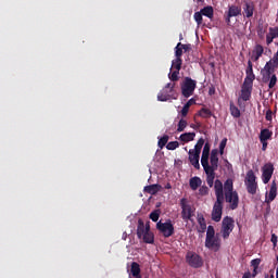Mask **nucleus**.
<instances>
[{
  "mask_svg": "<svg viewBox=\"0 0 278 278\" xmlns=\"http://www.w3.org/2000/svg\"><path fill=\"white\" fill-rule=\"evenodd\" d=\"M180 89L182 97H185V99H190V97L194 94V90H197V80L191 77H185L180 85Z\"/></svg>",
  "mask_w": 278,
  "mask_h": 278,
  "instance_id": "nucleus-1",
  "label": "nucleus"
},
{
  "mask_svg": "<svg viewBox=\"0 0 278 278\" xmlns=\"http://www.w3.org/2000/svg\"><path fill=\"white\" fill-rule=\"evenodd\" d=\"M180 207H181V218L185 223L190 220L192 223V216H194V207L188 203V199L182 198L180 200Z\"/></svg>",
  "mask_w": 278,
  "mask_h": 278,
  "instance_id": "nucleus-2",
  "label": "nucleus"
},
{
  "mask_svg": "<svg viewBox=\"0 0 278 278\" xmlns=\"http://www.w3.org/2000/svg\"><path fill=\"white\" fill-rule=\"evenodd\" d=\"M156 229L164 238H170V236L175 233V226H173V222L170 219L165 223H162V220L157 222Z\"/></svg>",
  "mask_w": 278,
  "mask_h": 278,
  "instance_id": "nucleus-3",
  "label": "nucleus"
},
{
  "mask_svg": "<svg viewBox=\"0 0 278 278\" xmlns=\"http://www.w3.org/2000/svg\"><path fill=\"white\" fill-rule=\"evenodd\" d=\"M175 92V83H168L157 94V101H170V99H177L173 96Z\"/></svg>",
  "mask_w": 278,
  "mask_h": 278,
  "instance_id": "nucleus-4",
  "label": "nucleus"
},
{
  "mask_svg": "<svg viewBox=\"0 0 278 278\" xmlns=\"http://www.w3.org/2000/svg\"><path fill=\"white\" fill-rule=\"evenodd\" d=\"M235 223L236 222L232 219V217H224L222 222V237L224 238V240H227V238H229V236L231 235V231H233V227H236Z\"/></svg>",
  "mask_w": 278,
  "mask_h": 278,
  "instance_id": "nucleus-5",
  "label": "nucleus"
},
{
  "mask_svg": "<svg viewBox=\"0 0 278 278\" xmlns=\"http://www.w3.org/2000/svg\"><path fill=\"white\" fill-rule=\"evenodd\" d=\"M262 81L263 84H268L270 81V77L275 75V65H273V61H268L264 68L261 70Z\"/></svg>",
  "mask_w": 278,
  "mask_h": 278,
  "instance_id": "nucleus-6",
  "label": "nucleus"
},
{
  "mask_svg": "<svg viewBox=\"0 0 278 278\" xmlns=\"http://www.w3.org/2000/svg\"><path fill=\"white\" fill-rule=\"evenodd\" d=\"M186 261L191 268H201V266H203V258H201L195 252H187Z\"/></svg>",
  "mask_w": 278,
  "mask_h": 278,
  "instance_id": "nucleus-7",
  "label": "nucleus"
},
{
  "mask_svg": "<svg viewBox=\"0 0 278 278\" xmlns=\"http://www.w3.org/2000/svg\"><path fill=\"white\" fill-rule=\"evenodd\" d=\"M223 203H225V201L216 200L213 205L211 218L214 220V223H220L223 218Z\"/></svg>",
  "mask_w": 278,
  "mask_h": 278,
  "instance_id": "nucleus-8",
  "label": "nucleus"
},
{
  "mask_svg": "<svg viewBox=\"0 0 278 278\" xmlns=\"http://www.w3.org/2000/svg\"><path fill=\"white\" fill-rule=\"evenodd\" d=\"M275 173V165L273 163H266L262 167V181L263 184H268L273 179V174Z\"/></svg>",
  "mask_w": 278,
  "mask_h": 278,
  "instance_id": "nucleus-9",
  "label": "nucleus"
},
{
  "mask_svg": "<svg viewBox=\"0 0 278 278\" xmlns=\"http://www.w3.org/2000/svg\"><path fill=\"white\" fill-rule=\"evenodd\" d=\"M225 201L226 203H229L230 210H238V205H240V197L238 195V191L225 193Z\"/></svg>",
  "mask_w": 278,
  "mask_h": 278,
  "instance_id": "nucleus-10",
  "label": "nucleus"
},
{
  "mask_svg": "<svg viewBox=\"0 0 278 278\" xmlns=\"http://www.w3.org/2000/svg\"><path fill=\"white\" fill-rule=\"evenodd\" d=\"M211 162V165H210ZM203 168H210L211 170H218V149L211 151L210 160H206V165H202Z\"/></svg>",
  "mask_w": 278,
  "mask_h": 278,
  "instance_id": "nucleus-11",
  "label": "nucleus"
},
{
  "mask_svg": "<svg viewBox=\"0 0 278 278\" xmlns=\"http://www.w3.org/2000/svg\"><path fill=\"white\" fill-rule=\"evenodd\" d=\"M151 231V226L148 224L144 225V222L142 219L138 220L137 226V236L139 239H142V237L148 232Z\"/></svg>",
  "mask_w": 278,
  "mask_h": 278,
  "instance_id": "nucleus-12",
  "label": "nucleus"
},
{
  "mask_svg": "<svg viewBox=\"0 0 278 278\" xmlns=\"http://www.w3.org/2000/svg\"><path fill=\"white\" fill-rule=\"evenodd\" d=\"M200 159L201 154H198L194 152V150H189V162L193 165V167H195L197 170L201 168V164L199 163Z\"/></svg>",
  "mask_w": 278,
  "mask_h": 278,
  "instance_id": "nucleus-13",
  "label": "nucleus"
},
{
  "mask_svg": "<svg viewBox=\"0 0 278 278\" xmlns=\"http://www.w3.org/2000/svg\"><path fill=\"white\" fill-rule=\"evenodd\" d=\"M214 188H215L216 201H225V193L223 192V182L216 179Z\"/></svg>",
  "mask_w": 278,
  "mask_h": 278,
  "instance_id": "nucleus-14",
  "label": "nucleus"
},
{
  "mask_svg": "<svg viewBox=\"0 0 278 278\" xmlns=\"http://www.w3.org/2000/svg\"><path fill=\"white\" fill-rule=\"evenodd\" d=\"M252 92H253V86L243 84L241 87L240 99H242V101H249L251 99Z\"/></svg>",
  "mask_w": 278,
  "mask_h": 278,
  "instance_id": "nucleus-15",
  "label": "nucleus"
},
{
  "mask_svg": "<svg viewBox=\"0 0 278 278\" xmlns=\"http://www.w3.org/2000/svg\"><path fill=\"white\" fill-rule=\"evenodd\" d=\"M206 175V184L210 188L214 187V179H216V169L204 168Z\"/></svg>",
  "mask_w": 278,
  "mask_h": 278,
  "instance_id": "nucleus-16",
  "label": "nucleus"
},
{
  "mask_svg": "<svg viewBox=\"0 0 278 278\" xmlns=\"http://www.w3.org/2000/svg\"><path fill=\"white\" fill-rule=\"evenodd\" d=\"M277 199V182L273 181L270 189H269V194L266 193V200L265 203L269 204L273 203V200Z\"/></svg>",
  "mask_w": 278,
  "mask_h": 278,
  "instance_id": "nucleus-17",
  "label": "nucleus"
},
{
  "mask_svg": "<svg viewBox=\"0 0 278 278\" xmlns=\"http://www.w3.org/2000/svg\"><path fill=\"white\" fill-rule=\"evenodd\" d=\"M211 148L212 146H210V142H206L203 147L202 156H201L202 166H207V160H210Z\"/></svg>",
  "mask_w": 278,
  "mask_h": 278,
  "instance_id": "nucleus-18",
  "label": "nucleus"
},
{
  "mask_svg": "<svg viewBox=\"0 0 278 278\" xmlns=\"http://www.w3.org/2000/svg\"><path fill=\"white\" fill-rule=\"evenodd\" d=\"M262 55H264V47L262 45H256L252 51L251 60L257 62Z\"/></svg>",
  "mask_w": 278,
  "mask_h": 278,
  "instance_id": "nucleus-19",
  "label": "nucleus"
},
{
  "mask_svg": "<svg viewBox=\"0 0 278 278\" xmlns=\"http://www.w3.org/2000/svg\"><path fill=\"white\" fill-rule=\"evenodd\" d=\"M242 9H240V7H236V5H231L228 9V18L226 20V23H231L232 16H239V14H241Z\"/></svg>",
  "mask_w": 278,
  "mask_h": 278,
  "instance_id": "nucleus-20",
  "label": "nucleus"
},
{
  "mask_svg": "<svg viewBox=\"0 0 278 278\" xmlns=\"http://www.w3.org/2000/svg\"><path fill=\"white\" fill-rule=\"evenodd\" d=\"M205 247L206 249H220V240L218 237H213L210 239V241L205 239Z\"/></svg>",
  "mask_w": 278,
  "mask_h": 278,
  "instance_id": "nucleus-21",
  "label": "nucleus"
},
{
  "mask_svg": "<svg viewBox=\"0 0 278 278\" xmlns=\"http://www.w3.org/2000/svg\"><path fill=\"white\" fill-rule=\"evenodd\" d=\"M274 38H278V27H269V33L266 35V45H273Z\"/></svg>",
  "mask_w": 278,
  "mask_h": 278,
  "instance_id": "nucleus-22",
  "label": "nucleus"
},
{
  "mask_svg": "<svg viewBox=\"0 0 278 278\" xmlns=\"http://www.w3.org/2000/svg\"><path fill=\"white\" fill-rule=\"evenodd\" d=\"M243 12L247 18H251V16H253V12H255V4H253V2H245Z\"/></svg>",
  "mask_w": 278,
  "mask_h": 278,
  "instance_id": "nucleus-23",
  "label": "nucleus"
},
{
  "mask_svg": "<svg viewBox=\"0 0 278 278\" xmlns=\"http://www.w3.org/2000/svg\"><path fill=\"white\" fill-rule=\"evenodd\" d=\"M270 138H273V131H270V129L264 128L261 130L260 142H268Z\"/></svg>",
  "mask_w": 278,
  "mask_h": 278,
  "instance_id": "nucleus-24",
  "label": "nucleus"
},
{
  "mask_svg": "<svg viewBox=\"0 0 278 278\" xmlns=\"http://www.w3.org/2000/svg\"><path fill=\"white\" fill-rule=\"evenodd\" d=\"M201 184H203V180H201L199 176L192 177L189 180L191 190H199V188H201Z\"/></svg>",
  "mask_w": 278,
  "mask_h": 278,
  "instance_id": "nucleus-25",
  "label": "nucleus"
},
{
  "mask_svg": "<svg viewBox=\"0 0 278 278\" xmlns=\"http://www.w3.org/2000/svg\"><path fill=\"white\" fill-rule=\"evenodd\" d=\"M202 16H206L207 18H214V8L212 5L204 7L201 9Z\"/></svg>",
  "mask_w": 278,
  "mask_h": 278,
  "instance_id": "nucleus-26",
  "label": "nucleus"
},
{
  "mask_svg": "<svg viewBox=\"0 0 278 278\" xmlns=\"http://www.w3.org/2000/svg\"><path fill=\"white\" fill-rule=\"evenodd\" d=\"M162 189L160 185H149L144 187V192L148 194H157V191Z\"/></svg>",
  "mask_w": 278,
  "mask_h": 278,
  "instance_id": "nucleus-27",
  "label": "nucleus"
},
{
  "mask_svg": "<svg viewBox=\"0 0 278 278\" xmlns=\"http://www.w3.org/2000/svg\"><path fill=\"white\" fill-rule=\"evenodd\" d=\"M141 238L146 244H153V242H155V237L151 230H148Z\"/></svg>",
  "mask_w": 278,
  "mask_h": 278,
  "instance_id": "nucleus-28",
  "label": "nucleus"
},
{
  "mask_svg": "<svg viewBox=\"0 0 278 278\" xmlns=\"http://www.w3.org/2000/svg\"><path fill=\"white\" fill-rule=\"evenodd\" d=\"M195 136H197L195 132H185L180 135L179 139L181 140V142H192Z\"/></svg>",
  "mask_w": 278,
  "mask_h": 278,
  "instance_id": "nucleus-29",
  "label": "nucleus"
},
{
  "mask_svg": "<svg viewBox=\"0 0 278 278\" xmlns=\"http://www.w3.org/2000/svg\"><path fill=\"white\" fill-rule=\"evenodd\" d=\"M245 188H247L249 194H257V181L245 182Z\"/></svg>",
  "mask_w": 278,
  "mask_h": 278,
  "instance_id": "nucleus-30",
  "label": "nucleus"
},
{
  "mask_svg": "<svg viewBox=\"0 0 278 278\" xmlns=\"http://www.w3.org/2000/svg\"><path fill=\"white\" fill-rule=\"evenodd\" d=\"M224 191H225V194L235 192V191H233V180H232L231 178H228V179L225 181V184H224Z\"/></svg>",
  "mask_w": 278,
  "mask_h": 278,
  "instance_id": "nucleus-31",
  "label": "nucleus"
},
{
  "mask_svg": "<svg viewBox=\"0 0 278 278\" xmlns=\"http://www.w3.org/2000/svg\"><path fill=\"white\" fill-rule=\"evenodd\" d=\"M198 224L200 227L198 228L199 233H205V229H207V224L205 223V217L199 216Z\"/></svg>",
  "mask_w": 278,
  "mask_h": 278,
  "instance_id": "nucleus-32",
  "label": "nucleus"
},
{
  "mask_svg": "<svg viewBox=\"0 0 278 278\" xmlns=\"http://www.w3.org/2000/svg\"><path fill=\"white\" fill-rule=\"evenodd\" d=\"M132 277L140 278V264L132 262L130 267Z\"/></svg>",
  "mask_w": 278,
  "mask_h": 278,
  "instance_id": "nucleus-33",
  "label": "nucleus"
},
{
  "mask_svg": "<svg viewBox=\"0 0 278 278\" xmlns=\"http://www.w3.org/2000/svg\"><path fill=\"white\" fill-rule=\"evenodd\" d=\"M230 114L233 116V118H240L241 116L240 109L233 105V103H230Z\"/></svg>",
  "mask_w": 278,
  "mask_h": 278,
  "instance_id": "nucleus-34",
  "label": "nucleus"
},
{
  "mask_svg": "<svg viewBox=\"0 0 278 278\" xmlns=\"http://www.w3.org/2000/svg\"><path fill=\"white\" fill-rule=\"evenodd\" d=\"M203 144H205V139L200 138L197 144L194 146L193 153H198L201 155V149H203Z\"/></svg>",
  "mask_w": 278,
  "mask_h": 278,
  "instance_id": "nucleus-35",
  "label": "nucleus"
},
{
  "mask_svg": "<svg viewBox=\"0 0 278 278\" xmlns=\"http://www.w3.org/2000/svg\"><path fill=\"white\" fill-rule=\"evenodd\" d=\"M257 177L255 176V172L253 169L248 170L245 176V184L247 182H255Z\"/></svg>",
  "mask_w": 278,
  "mask_h": 278,
  "instance_id": "nucleus-36",
  "label": "nucleus"
},
{
  "mask_svg": "<svg viewBox=\"0 0 278 278\" xmlns=\"http://www.w3.org/2000/svg\"><path fill=\"white\" fill-rule=\"evenodd\" d=\"M212 238H216V230L214 229V226H208L206 230V240L210 242Z\"/></svg>",
  "mask_w": 278,
  "mask_h": 278,
  "instance_id": "nucleus-37",
  "label": "nucleus"
},
{
  "mask_svg": "<svg viewBox=\"0 0 278 278\" xmlns=\"http://www.w3.org/2000/svg\"><path fill=\"white\" fill-rule=\"evenodd\" d=\"M198 115L201 116V118H211L212 116V111L210 109H205V108H202Z\"/></svg>",
  "mask_w": 278,
  "mask_h": 278,
  "instance_id": "nucleus-38",
  "label": "nucleus"
},
{
  "mask_svg": "<svg viewBox=\"0 0 278 278\" xmlns=\"http://www.w3.org/2000/svg\"><path fill=\"white\" fill-rule=\"evenodd\" d=\"M253 81H255V74H247L243 84L253 87Z\"/></svg>",
  "mask_w": 278,
  "mask_h": 278,
  "instance_id": "nucleus-39",
  "label": "nucleus"
},
{
  "mask_svg": "<svg viewBox=\"0 0 278 278\" xmlns=\"http://www.w3.org/2000/svg\"><path fill=\"white\" fill-rule=\"evenodd\" d=\"M181 64H184V61L181 59H175L172 62V68L175 71H181Z\"/></svg>",
  "mask_w": 278,
  "mask_h": 278,
  "instance_id": "nucleus-40",
  "label": "nucleus"
},
{
  "mask_svg": "<svg viewBox=\"0 0 278 278\" xmlns=\"http://www.w3.org/2000/svg\"><path fill=\"white\" fill-rule=\"evenodd\" d=\"M188 127V122L184 118H181L179 122H178V127H177V131L179 134H181V131H184L186 128Z\"/></svg>",
  "mask_w": 278,
  "mask_h": 278,
  "instance_id": "nucleus-41",
  "label": "nucleus"
},
{
  "mask_svg": "<svg viewBox=\"0 0 278 278\" xmlns=\"http://www.w3.org/2000/svg\"><path fill=\"white\" fill-rule=\"evenodd\" d=\"M193 18L195 21V23L198 24V26L203 25V14L200 12H195L193 15Z\"/></svg>",
  "mask_w": 278,
  "mask_h": 278,
  "instance_id": "nucleus-42",
  "label": "nucleus"
},
{
  "mask_svg": "<svg viewBox=\"0 0 278 278\" xmlns=\"http://www.w3.org/2000/svg\"><path fill=\"white\" fill-rule=\"evenodd\" d=\"M166 149L168 151H175V149H179V141H170L166 144Z\"/></svg>",
  "mask_w": 278,
  "mask_h": 278,
  "instance_id": "nucleus-43",
  "label": "nucleus"
},
{
  "mask_svg": "<svg viewBox=\"0 0 278 278\" xmlns=\"http://www.w3.org/2000/svg\"><path fill=\"white\" fill-rule=\"evenodd\" d=\"M269 84H268V88L269 89H273L275 88V86H277V75L276 74H273L269 78Z\"/></svg>",
  "mask_w": 278,
  "mask_h": 278,
  "instance_id": "nucleus-44",
  "label": "nucleus"
},
{
  "mask_svg": "<svg viewBox=\"0 0 278 278\" xmlns=\"http://www.w3.org/2000/svg\"><path fill=\"white\" fill-rule=\"evenodd\" d=\"M160 149H164L165 144H168V135H164L161 139H159Z\"/></svg>",
  "mask_w": 278,
  "mask_h": 278,
  "instance_id": "nucleus-45",
  "label": "nucleus"
},
{
  "mask_svg": "<svg viewBox=\"0 0 278 278\" xmlns=\"http://www.w3.org/2000/svg\"><path fill=\"white\" fill-rule=\"evenodd\" d=\"M175 55L177 60H181V55H184V50L181 48V46H179V43H177L176 48H175Z\"/></svg>",
  "mask_w": 278,
  "mask_h": 278,
  "instance_id": "nucleus-46",
  "label": "nucleus"
},
{
  "mask_svg": "<svg viewBox=\"0 0 278 278\" xmlns=\"http://www.w3.org/2000/svg\"><path fill=\"white\" fill-rule=\"evenodd\" d=\"M199 194L201 197H207V194H210V188H207V186L200 187Z\"/></svg>",
  "mask_w": 278,
  "mask_h": 278,
  "instance_id": "nucleus-47",
  "label": "nucleus"
},
{
  "mask_svg": "<svg viewBox=\"0 0 278 278\" xmlns=\"http://www.w3.org/2000/svg\"><path fill=\"white\" fill-rule=\"evenodd\" d=\"M169 79L170 81H179V71L175 70L172 72V74H169Z\"/></svg>",
  "mask_w": 278,
  "mask_h": 278,
  "instance_id": "nucleus-48",
  "label": "nucleus"
},
{
  "mask_svg": "<svg viewBox=\"0 0 278 278\" xmlns=\"http://www.w3.org/2000/svg\"><path fill=\"white\" fill-rule=\"evenodd\" d=\"M150 218L153 223H157V220H160V211H153L150 213Z\"/></svg>",
  "mask_w": 278,
  "mask_h": 278,
  "instance_id": "nucleus-49",
  "label": "nucleus"
},
{
  "mask_svg": "<svg viewBox=\"0 0 278 278\" xmlns=\"http://www.w3.org/2000/svg\"><path fill=\"white\" fill-rule=\"evenodd\" d=\"M225 147H227V138H224L219 143V153L225 154Z\"/></svg>",
  "mask_w": 278,
  "mask_h": 278,
  "instance_id": "nucleus-50",
  "label": "nucleus"
},
{
  "mask_svg": "<svg viewBox=\"0 0 278 278\" xmlns=\"http://www.w3.org/2000/svg\"><path fill=\"white\" fill-rule=\"evenodd\" d=\"M188 112H190V106L185 104L180 111L181 117L186 118V116H188Z\"/></svg>",
  "mask_w": 278,
  "mask_h": 278,
  "instance_id": "nucleus-51",
  "label": "nucleus"
},
{
  "mask_svg": "<svg viewBox=\"0 0 278 278\" xmlns=\"http://www.w3.org/2000/svg\"><path fill=\"white\" fill-rule=\"evenodd\" d=\"M260 264H262V258H254L251 261V266L252 268H260Z\"/></svg>",
  "mask_w": 278,
  "mask_h": 278,
  "instance_id": "nucleus-52",
  "label": "nucleus"
},
{
  "mask_svg": "<svg viewBox=\"0 0 278 278\" xmlns=\"http://www.w3.org/2000/svg\"><path fill=\"white\" fill-rule=\"evenodd\" d=\"M245 75H254L253 74V62L248 61V67L245 70Z\"/></svg>",
  "mask_w": 278,
  "mask_h": 278,
  "instance_id": "nucleus-53",
  "label": "nucleus"
},
{
  "mask_svg": "<svg viewBox=\"0 0 278 278\" xmlns=\"http://www.w3.org/2000/svg\"><path fill=\"white\" fill-rule=\"evenodd\" d=\"M245 75H254L253 74V62L248 61V67L245 70Z\"/></svg>",
  "mask_w": 278,
  "mask_h": 278,
  "instance_id": "nucleus-54",
  "label": "nucleus"
},
{
  "mask_svg": "<svg viewBox=\"0 0 278 278\" xmlns=\"http://www.w3.org/2000/svg\"><path fill=\"white\" fill-rule=\"evenodd\" d=\"M178 47H180L184 51H190V49H192V46L190 43L185 45V43L178 42Z\"/></svg>",
  "mask_w": 278,
  "mask_h": 278,
  "instance_id": "nucleus-55",
  "label": "nucleus"
},
{
  "mask_svg": "<svg viewBox=\"0 0 278 278\" xmlns=\"http://www.w3.org/2000/svg\"><path fill=\"white\" fill-rule=\"evenodd\" d=\"M265 118H266V121H273V111L271 110H267Z\"/></svg>",
  "mask_w": 278,
  "mask_h": 278,
  "instance_id": "nucleus-56",
  "label": "nucleus"
},
{
  "mask_svg": "<svg viewBox=\"0 0 278 278\" xmlns=\"http://www.w3.org/2000/svg\"><path fill=\"white\" fill-rule=\"evenodd\" d=\"M270 242L274 244V247H277V242H278L277 235H275V233L271 235Z\"/></svg>",
  "mask_w": 278,
  "mask_h": 278,
  "instance_id": "nucleus-57",
  "label": "nucleus"
},
{
  "mask_svg": "<svg viewBox=\"0 0 278 278\" xmlns=\"http://www.w3.org/2000/svg\"><path fill=\"white\" fill-rule=\"evenodd\" d=\"M197 103V100L194 98H191L187 101V105H189V108H191V105H194Z\"/></svg>",
  "mask_w": 278,
  "mask_h": 278,
  "instance_id": "nucleus-58",
  "label": "nucleus"
},
{
  "mask_svg": "<svg viewBox=\"0 0 278 278\" xmlns=\"http://www.w3.org/2000/svg\"><path fill=\"white\" fill-rule=\"evenodd\" d=\"M262 143V151H266L268 149V141H261Z\"/></svg>",
  "mask_w": 278,
  "mask_h": 278,
  "instance_id": "nucleus-59",
  "label": "nucleus"
},
{
  "mask_svg": "<svg viewBox=\"0 0 278 278\" xmlns=\"http://www.w3.org/2000/svg\"><path fill=\"white\" fill-rule=\"evenodd\" d=\"M242 278H251V273L248 271V273L243 274Z\"/></svg>",
  "mask_w": 278,
  "mask_h": 278,
  "instance_id": "nucleus-60",
  "label": "nucleus"
},
{
  "mask_svg": "<svg viewBox=\"0 0 278 278\" xmlns=\"http://www.w3.org/2000/svg\"><path fill=\"white\" fill-rule=\"evenodd\" d=\"M252 276H253V277H256V276H257V269L253 268Z\"/></svg>",
  "mask_w": 278,
  "mask_h": 278,
  "instance_id": "nucleus-61",
  "label": "nucleus"
},
{
  "mask_svg": "<svg viewBox=\"0 0 278 278\" xmlns=\"http://www.w3.org/2000/svg\"><path fill=\"white\" fill-rule=\"evenodd\" d=\"M265 278H275V275H271V276H265Z\"/></svg>",
  "mask_w": 278,
  "mask_h": 278,
  "instance_id": "nucleus-62",
  "label": "nucleus"
},
{
  "mask_svg": "<svg viewBox=\"0 0 278 278\" xmlns=\"http://www.w3.org/2000/svg\"><path fill=\"white\" fill-rule=\"evenodd\" d=\"M198 2H201V1H203V0H197Z\"/></svg>",
  "mask_w": 278,
  "mask_h": 278,
  "instance_id": "nucleus-63",
  "label": "nucleus"
},
{
  "mask_svg": "<svg viewBox=\"0 0 278 278\" xmlns=\"http://www.w3.org/2000/svg\"><path fill=\"white\" fill-rule=\"evenodd\" d=\"M182 39L181 35H180V40Z\"/></svg>",
  "mask_w": 278,
  "mask_h": 278,
  "instance_id": "nucleus-64",
  "label": "nucleus"
}]
</instances>
